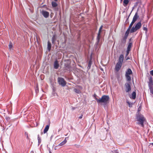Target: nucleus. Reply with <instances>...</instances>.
Returning a JSON list of instances; mask_svg holds the SVG:
<instances>
[{"mask_svg":"<svg viewBox=\"0 0 153 153\" xmlns=\"http://www.w3.org/2000/svg\"><path fill=\"white\" fill-rule=\"evenodd\" d=\"M96 95H94L95 99L96 100L97 103H103V104H106L108 102L109 99L108 96L103 95L101 98H100L99 99L97 98L96 97Z\"/></svg>","mask_w":153,"mask_h":153,"instance_id":"1","label":"nucleus"},{"mask_svg":"<svg viewBox=\"0 0 153 153\" xmlns=\"http://www.w3.org/2000/svg\"><path fill=\"white\" fill-rule=\"evenodd\" d=\"M136 119L137 121V124L143 127L144 123L146 122V120L143 116L141 114H137V116Z\"/></svg>","mask_w":153,"mask_h":153,"instance_id":"2","label":"nucleus"},{"mask_svg":"<svg viewBox=\"0 0 153 153\" xmlns=\"http://www.w3.org/2000/svg\"><path fill=\"white\" fill-rule=\"evenodd\" d=\"M132 75V72L130 68H128L126 72L125 77L126 80L130 82L131 80V76Z\"/></svg>","mask_w":153,"mask_h":153,"instance_id":"3","label":"nucleus"},{"mask_svg":"<svg viewBox=\"0 0 153 153\" xmlns=\"http://www.w3.org/2000/svg\"><path fill=\"white\" fill-rule=\"evenodd\" d=\"M142 24L140 22L137 23L135 27H133L131 28L130 30V33H132L136 31L137 30L139 29L141 27Z\"/></svg>","mask_w":153,"mask_h":153,"instance_id":"4","label":"nucleus"},{"mask_svg":"<svg viewBox=\"0 0 153 153\" xmlns=\"http://www.w3.org/2000/svg\"><path fill=\"white\" fill-rule=\"evenodd\" d=\"M58 80L59 84L62 86L64 87L66 85V82L63 78H58Z\"/></svg>","mask_w":153,"mask_h":153,"instance_id":"5","label":"nucleus"},{"mask_svg":"<svg viewBox=\"0 0 153 153\" xmlns=\"http://www.w3.org/2000/svg\"><path fill=\"white\" fill-rule=\"evenodd\" d=\"M130 82H126L125 84L126 87V92L130 91L131 90V88L130 86Z\"/></svg>","mask_w":153,"mask_h":153,"instance_id":"6","label":"nucleus"},{"mask_svg":"<svg viewBox=\"0 0 153 153\" xmlns=\"http://www.w3.org/2000/svg\"><path fill=\"white\" fill-rule=\"evenodd\" d=\"M102 26H101L100 27L99 31V32H98V36H97V41L96 44V45L97 46L98 45L99 42L100 41V33L101 32V30L102 29Z\"/></svg>","mask_w":153,"mask_h":153,"instance_id":"7","label":"nucleus"},{"mask_svg":"<svg viewBox=\"0 0 153 153\" xmlns=\"http://www.w3.org/2000/svg\"><path fill=\"white\" fill-rule=\"evenodd\" d=\"M41 13L43 16L45 18H47L49 16V13L46 10H42Z\"/></svg>","mask_w":153,"mask_h":153,"instance_id":"8","label":"nucleus"},{"mask_svg":"<svg viewBox=\"0 0 153 153\" xmlns=\"http://www.w3.org/2000/svg\"><path fill=\"white\" fill-rule=\"evenodd\" d=\"M130 30H130L129 29H128L125 33L124 37V38L123 39V41L124 42H126V39L127 38V36L129 34V32H130Z\"/></svg>","mask_w":153,"mask_h":153,"instance_id":"9","label":"nucleus"},{"mask_svg":"<svg viewBox=\"0 0 153 153\" xmlns=\"http://www.w3.org/2000/svg\"><path fill=\"white\" fill-rule=\"evenodd\" d=\"M122 65V64L117 63L116 65L115 69L117 71H118L120 69Z\"/></svg>","mask_w":153,"mask_h":153,"instance_id":"10","label":"nucleus"},{"mask_svg":"<svg viewBox=\"0 0 153 153\" xmlns=\"http://www.w3.org/2000/svg\"><path fill=\"white\" fill-rule=\"evenodd\" d=\"M124 59V56L123 55H121L119 58L118 62V63H121L122 64L123 62Z\"/></svg>","mask_w":153,"mask_h":153,"instance_id":"11","label":"nucleus"},{"mask_svg":"<svg viewBox=\"0 0 153 153\" xmlns=\"http://www.w3.org/2000/svg\"><path fill=\"white\" fill-rule=\"evenodd\" d=\"M138 17L139 16L138 15L137 13L136 12L133 18V20L132 21L135 22L137 20Z\"/></svg>","mask_w":153,"mask_h":153,"instance_id":"12","label":"nucleus"},{"mask_svg":"<svg viewBox=\"0 0 153 153\" xmlns=\"http://www.w3.org/2000/svg\"><path fill=\"white\" fill-rule=\"evenodd\" d=\"M68 137H65L64 140L61 143H59V146H61L65 144L67 142V139L68 138Z\"/></svg>","mask_w":153,"mask_h":153,"instance_id":"13","label":"nucleus"},{"mask_svg":"<svg viewBox=\"0 0 153 153\" xmlns=\"http://www.w3.org/2000/svg\"><path fill=\"white\" fill-rule=\"evenodd\" d=\"M59 66V65L57 61V60L55 61L54 64V68L55 69H57L58 68Z\"/></svg>","mask_w":153,"mask_h":153,"instance_id":"14","label":"nucleus"},{"mask_svg":"<svg viewBox=\"0 0 153 153\" xmlns=\"http://www.w3.org/2000/svg\"><path fill=\"white\" fill-rule=\"evenodd\" d=\"M136 94L135 92H133L131 96H130V97L131 98L134 99L136 98Z\"/></svg>","mask_w":153,"mask_h":153,"instance_id":"15","label":"nucleus"},{"mask_svg":"<svg viewBox=\"0 0 153 153\" xmlns=\"http://www.w3.org/2000/svg\"><path fill=\"white\" fill-rule=\"evenodd\" d=\"M9 48L10 51H12L13 50L12 43L10 42L9 45Z\"/></svg>","mask_w":153,"mask_h":153,"instance_id":"16","label":"nucleus"},{"mask_svg":"<svg viewBox=\"0 0 153 153\" xmlns=\"http://www.w3.org/2000/svg\"><path fill=\"white\" fill-rule=\"evenodd\" d=\"M49 126L48 125H47L46 126V127L44 130V133L45 134L47 132V131H48V130L49 129Z\"/></svg>","mask_w":153,"mask_h":153,"instance_id":"17","label":"nucleus"},{"mask_svg":"<svg viewBox=\"0 0 153 153\" xmlns=\"http://www.w3.org/2000/svg\"><path fill=\"white\" fill-rule=\"evenodd\" d=\"M129 2L128 0H124L123 1V5L124 6H126L128 4Z\"/></svg>","mask_w":153,"mask_h":153,"instance_id":"18","label":"nucleus"},{"mask_svg":"<svg viewBox=\"0 0 153 153\" xmlns=\"http://www.w3.org/2000/svg\"><path fill=\"white\" fill-rule=\"evenodd\" d=\"M132 46V44L131 43H130L128 44V45L127 47V50L130 51V50H131V48Z\"/></svg>","mask_w":153,"mask_h":153,"instance_id":"19","label":"nucleus"},{"mask_svg":"<svg viewBox=\"0 0 153 153\" xmlns=\"http://www.w3.org/2000/svg\"><path fill=\"white\" fill-rule=\"evenodd\" d=\"M52 6L53 7H56L57 5V3L54 1H52L51 3Z\"/></svg>","mask_w":153,"mask_h":153,"instance_id":"20","label":"nucleus"},{"mask_svg":"<svg viewBox=\"0 0 153 153\" xmlns=\"http://www.w3.org/2000/svg\"><path fill=\"white\" fill-rule=\"evenodd\" d=\"M51 48V44L48 42V49L49 51H50Z\"/></svg>","mask_w":153,"mask_h":153,"instance_id":"21","label":"nucleus"},{"mask_svg":"<svg viewBox=\"0 0 153 153\" xmlns=\"http://www.w3.org/2000/svg\"><path fill=\"white\" fill-rule=\"evenodd\" d=\"M134 22H133L132 21L131 22L130 25L129 26V27L128 29H129L130 30V29L131 28V27H132L133 25V24H134Z\"/></svg>","mask_w":153,"mask_h":153,"instance_id":"22","label":"nucleus"},{"mask_svg":"<svg viewBox=\"0 0 153 153\" xmlns=\"http://www.w3.org/2000/svg\"><path fill=\"white\" fill-rule=\"evenodd\" d=\"M74 91L77 93H79L80 92V91L79 90L77 89H74Z\"/></svg>","mask_w":153,"mask_h":153,"instance_id":"23","label":"nucleus"},{"mask_svg":"<svg viewBox=\"0 0 153 153\" xmlns=\"http://www.w3.org/2000/svg\"><path fill=\"white\" fill-rule=\"evenodd\" d=\"M150 93L151 94H153V89L152 88H150Z\"/></svg>","mask_w":153,"mask_h":153,"instance_id":"24","label":"nucleus"},{"mask_svg":"<svg viewBox=\"0 0 153 153\" xmlns=\"http://www.w3.org/2000/svg\"><path fill=\"white\" fill-rule=\"evenodd\" d=\"M143 29L144 30H145L146 32L147 31V27H145L144 26V25H143Z\"/></svg>","mask_w":153,"mask_h":153,"instance_id":"25","label":"nucleus"},{"mask_svg":"<svg viewBox=\"0 0 153 153\" xmlns=\"http://www.w3.org/2000/svg\"><path fill=\"white\" fill-rule=\"evenodd\" d=\"M91 61H90L89 62L88 68H90L91 66Z\"/></svg>","mask_w":153,"mask_h":153,"instance_id":"26","label":"nucleus"},{"mask_svg":"<svg viewBox=\"0 0 153 153\" xmlns=\"http://www.w3.org/2000/svg\"><path fill=\"white\" fill-rule=\"evenodd\" d=\"M130 51H129V50H127V51H126V56H127L128 55V54L129 53V52Z\"/></svg>","mask_w":153,"mask_h":153,"instance_id":"27","label":"nucleus"},{"mask_svg":"<svg viewBox=\"0 0 153 153\" xmlns=\"http://www.w3.org/2000/svg\"><path fill=\"white\" fill-rule=\"evenodd\" d=\"M149 82L150 83H152V77H151L149 79Z\"/></svg>","mask_w":153,"mask_h":153,"instance_id":"28","label":"nucleus"},{"mask_svg":"<svg viewBox=\"0 0 153 153\" xmlns=\"http://www.w3.org/2000/svg\"><path fill=\"white\" fill-rule=\"evenodd\" d=\"M150 74L153 76V70L150 71Z\"/></svg>","mask_w":153,"mask_h":153,"instance_id":"29","label":"nucleus"},{"mask_svg":"<svg viewBox=\"0 0 153 153\" xmlns=\"http://www.w3.org/2000/svg\"><path fill=\"white\" fill-rule=\"evenodd\" d=\"M82 116H83V115H81L79 117V119H81L82 118Z\"/></svg>","mask_w":153,"mask_h":153,"instance_id":"30","label":"nucleus"},{"mask_svg":"<svg viewBox=\"0 0 153 153\" xmlns=\"http://www.w3.org/2000/svg\"><path fill=\"white\" fill-rule=\"evenodd\" d=\"M38 140H39H39H40V138L39 137V135H38Z\"/></svg>","mask_w":153,"mask_h":153,"instance_id":"31","label":"nucleus"},{"mask_svg":"<svg viewBox=\"0 0 153 153\" xmlns=\"http://www.w3.org/2000/svg\"><path fill=\"white\" fill-rule=\"evenodd\" d=\"M36 88H37V89H36V92H37L38 91V87H37Z\"/></svg>","mask_w":153,"mask_h":153,"instance_id":"32","label":"nucleus"},{"mask_svg":"<svg viewBox=\"0 0 153 153\" xmlns=\"http://www.w3.org/2000/svg\"><path fill=\"white\" fill-rule=\"evenodd\" d=\"M52 43H53L54 42V39H53V38H52Z\"/></svg>","mask_w":153,"mask_h":153,"instance_id":"33","label":"nucleus"},{"mask_svg":"<svg viewBox=\"0 0 153 153\" xmlns=\"http://www.w3.org/2000/svg\"><path fill=\"white\" fill-rule=\"evenodd\" d=\"M66 67L68 68H70V66L69 65H68V66H67Z\"/></svg>","mask_w":153,"mask_h":153,"instance_id":"34","label":"nucleus"},{"mask_svg":"<svg viewBox=\"0 0 153 153\" xmlns=\"http://www.w3.org/2000/svg\"><path fill=\"white\" fill-rule=\"evenodd\" d=\"M152 145L153 146V143H151L150 144V145Z\"/></svg>","mask_w":153,"mask_h":153,"instance_id":"35","label":"nucleus"},{"mask_svg":"<svg viewBox=\"0 0 153 153\" xmlns=\"http://www.w3.org/2000/svg\"><path fill=\"white\" fill-rule=\"evenodd\" d=\"M115 153H119L117 151H116L115 152Z\"/></svg>","mask_w":153,"mask_h":153,"instance_id":"36","label":"nucleus"},{"mask_svg":"<svg viewBox=\"0 0 153 153\" xmlns=\"http://www.w3.org/2000/svg\"><path fill=\"white\" fill-rule=\"evenodd\" d=\"M54 1H57V0H54Z\"/></svg>","mask_w":153,"mask_h":153,"instance_id":"37","label":"nucleus"},{"mask_svg":"<svg viewBox=\"0 0 153 153\" xmlns=\"http://www.w3.org/2000/svg\"><path fill=\"white\" fill-rule=\"evenodd\" d=\"M49 153H51L50 151H49Z\"/></svg>","mask_w":153,"mask_h":153,"instance_id":"38","label":"nucleus"},{"mask_svg":"<svg viewBox=\"0 0 153 153\" xmlns=\"http://www.w3.org/2000/svg\"><path fill=\"white\" fill-rule=\"evenodd\" d=\"M127 103L129 105V103L128 102H127Z\"/></svg>","mask_w":153,"mask_h":153,"instance_id":"39","label":"nucleus"},{"mask_svg":"<svg viewBox=\"0 0 153 153\" xmlns=\"http://www.w3.org/2000/svg\"><path fill=\"white\" fill-rule=\"evenodd\" d=\"M123 0H121V1H122Z\"/></svg>","mask_w":153,"mask_h":153,"instance_id":"40","label":"nucleus"}]
</instances>
